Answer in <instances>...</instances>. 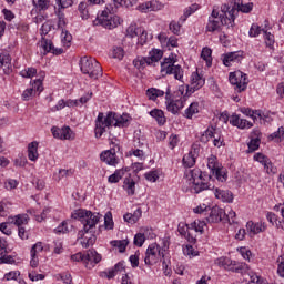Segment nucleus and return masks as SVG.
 I'll list each match as a JSON object with an SVG mask.
<instances>
[{
	"label": "nucleus",
	"mask_w": 284,
	"mask_h": 284,
	"mask_svg": "<svg viewBox=\"0 0 284 284\" xmlns=\"http://www.w3.org/2000/svg\"><path fill=\"white\" fill-rule=\"evenodd\" d=\"M43 91V80L37 79L31 82V88L26 89L22 92V101H30L37 94H40Z\"/></svg>",
	"instance_id": "nucleus-12"
},
{
	"label": "nucleus",
	"mask_w": 284,
	"mask_h": 284,
	"mask_svg": "<svg viewBox=\"0 0 284 284\" xmlns=\"http://www.w3.org/2000/svg\"><path fill=\"white\" fill-rule=\"evenodd\" d=\"M70 230L68 229V221H63L58 227L54 229L55 234H68Z\"/></svg>",
	"instance_id": "nucleus-56"
},
{
	"label": "nucleus",
	"mask_w": 284,
	"mask_h": 284,
	"mask_svg": "<svg viewBox=\"0 0 284 284\" xmlns=\"http://www.w3.org/2000/svg\"><path fill=\"white\" fill-rule=\"evenodd\" d=\"M29 222L30 216L26 213L8 217V223L16 225L17 227H23V225H28Z\"/></svg>",
	"instance_id": "nucleus-22"
},
{
	"label": "nucleus",
	"mask_w": 284,
	"mask_h": 284,
	"mask_svg": "<svg viewBox=\"0 0 284 284\" xmlns=\"http://www.w3.org/2000/svg\"><path fill=\"white\" fill-rule=\"evenodd\" d=\"M144 179H146V181H150V183H156V181H159V172L149 171L144 174Z\"/></svg>",
	"instance_id": "nucleus-55"
},
{
	"label": "nucleus",
	"mask_w": 284,
	"mask_h": 284,
	"mask_svg": "<svg viewBox=\"0 0 284 284\" xmlns=\"http://www.w3.org/2000/svg\"><path fill=\"white\" fill-rule=\"evenodd\" d=\"M165 254L163 253V251H161V246H159V244L156 243H152L146 248L144 263L145 265H154L159 263V260L163 258Z\"/></svg>",
	"instance_id": "nucleus-11"
},
{
	"label": "nucleus",
	"mask_w": 284,
	"mask_h": 284,
	"mask_svg": "<svg viewBox=\"0 0 284 284\" xmlns=\"http://www.w3.org/2000/svg\"><path fill=\"white\" fill-rule=\"evenodd\" d=\"M133 243L136 247H143V244L145 243V235L143 233L135 234Z\"/></svg>",
	"instance_id": "nucleus-58"
},
{
	"label": "nucleus",
	"mask_w": 284,
	"mask_h": 284,
	"mask_svg": "<svg viewBox=\"0 0 284 284\" xmlns=\"http://www.w3.org/2000/svg\"><path fill=\"white\" fill-rule=\"evenodd\" d=\"M205 221L195 220L191 224L186 225V230L189 232H196L197 234H203V231L205 230Z\"/></svg>",
	"instance_id": "nucleus-32"
},
{
	"label": "nucleus",
	"mask_w": 284,
	"mask_h": 284,
	"mask_svg": "<svg viewBox=\"0 0 284 284\" xmlns=\"http://www.w3.org/2000/svg\"><path fill=\"white\" fill-rule=\"evenodd\" d=\"M123 270H125V266L122 262H119L113 267L101 272L100 276H102V278H109L110 281V278H114V276H116V274H120V272H123Z\"/></svg>",
	"instance_id": "nucleus-23"
},
{
	"label": "nucleus",
	"mask_w": 284,
	"mask_h": 284,
	"mask_svg": "<svg viewBox=\"0 0 284 284\" xmlns=\"http://www.w3.org/2000/svg\"><path fill=\"white\" fill-rule=\"evenodd\" d=\"M20 75H22L23 79H32V77H37V69L36 68H27V69L20 71Z\"/></svg>",
	"instance_id": "nucleus-50"
},
{
	"label": "nucleus",
	"mask_w": 284,
	"mask_h": 284,
	"mask_svg": "<svg viewBox=\"0 0 284 284\" xmlns=\"http://www.w3.org/2000/svg\"><path fill=\"white\" fill-rule=\"evenodd\" d=\"M150 116L155 119L158 125H165V113H163V110L160 109H153L150 111Z\"/></svg>",
	"instance_id": "nucleus-33"
},
{
	"label": "nucleus",
	"mask_w": 284,
	"mask_h": 284,
	"mask_svg": "<svg viewBox=\"0 0 284 284\" xmlns=\"http://www.w3.org/2000/svg\"><path fill=\"white\" fill-rule=\"evenodd\" d=\"M200 141L201 143H210V141H213L215 148H221L224 140L219 130L210 126L201 134Z\"/></svg>",
	"instance_id": "nucleus-10"
},
{
	"label": "nucleus",
	"mask_w": 284,
	"mask_h": 284,
	"mask_svg": "<svg viewBox=\"0 0 284 284\" xmlns=\"http://www.w3.org/2000/svg\"><path fill=\"white\" fill-rule=\"evenodd\" d=\"M284 139V126H280L277 131L268 135V141H275V143H281Z\"/></svg>",
	"instance_id": "nucleus-38"
},
{
	"label": "nucleus",
	"mask_w": 284,
	"mask_h": 284,
	"mask_svg": "<svg viewBox=\"0 0 284 284\" xmlns=\"http://www.w3.org/2000/svg\"><path fill=\"white\" fill-rule=\"evenodd\" d=\"M277 274L284 278V261H283V257H278L277 258Z\"/></svg>",
	"instance_id": "nucleus-64"
},
{
	"label": "nucleus",
	"mask_w": 284,
	"mask_h": 284,
	"mask_svg": "<svg viewBox=\"0 0 284 284\" xmlns=\"http://www.w3.org/2000/svg\"><path fill=\"white\" fill-rule=\"evenodd\" d=\"M123 190L126 191V194L129 196H134L136 192V182H134V179H132V175H129L124 179Z\"/></svg>",
	"instance_id": "nucleus-27"
},
{
	"label": "nucleus",
	"mask_w": 284,
	"mask_h": 284,
	"mask_svg": "<svg viewBox=\"0 0 284 284\" xmlns=\"http://www.w3.org/2000/svg\"><path fill=\"white\" fill-rule=\"evenodd\" d=\"M205 85V78L199 74V72H193L191 74V83L186 85V94H194L196 90H201Z\"/></svg>",
	"instance_id": "nucleus-15"
},
{
	"label": "nucleus",
	"mask_w": 284,
	"mask_h": 284,
	"mask_svg": "<svg viewBox=\"0 0 284 284\" xmlns=\"http://www.w3.org/2000/svg\"><path fill=\"white\" fill-rule=\"evenodd\" d=\"M149 64L152 65V63H158V61H161L163 59V51L159 49H153L149 52V57H146Z\"/></svg>",
	"instance_id": "nucleus-34"
},
{
	"label": "nucleus",
	"mask_w": 284,
	"mask_h": 284,
	"mask_svg": "<svg viewBox=\"0 0 284 284\" xmlns=\"http://www.w3.org/2000/svg\"><path fill=\"white\" fill-rule=\"evenodd\" d=\"M28 159L33 163L39 160V142L33 141L28 144Z\"/></svg>",
	"instance_id": "nucleus-28"
},
{
	"label": "nucleus",
	"mask_w": 284,
	"mask_h": 284,
	"mask_svg": "<svg viewBox=\"0 0 284 284\" xmlns=\"http://www.w3.org/2000/svg\"><path fill=\"white\" fill-rule=\"evenodd\" d=\"M102 256L99 254L95 250H88L84 253V266L88 270H92L94 265H98V263H101Z\"/></svg>",
	"instance_id": "nucleus-17"
},
{
	"label": "nucleus",
	"mask_w": 284,
	"mask_h": 284,
	"mask_svg": "<svg viewBox=\"0 0 284 284\" xmlns=\"http://www.w3.org/2000/svg\"><path fill=\"white\" fill-rule=\"evenodd\" d=\"M184 105L185 104L183 98L175 100H166L168 112H171L172 114H179V112L183 110Z\"/></svg>",
	"instance_id": "nucleus-21"
},
{
	"label": "nucleus",
	"mask_w": 284,
	"mask_h": 284,
	"mask_svg": "<svg viewBox=\"0 0 284 284\" xmlns=\"http://www.w3.org/2000/svg\"><path fill=\"white\" fill-rule=\"evenodd\" d=\"M139 44L140 45H144V43H148V41H150V39H152V37L148 36V31H145V29L142 28V32L139 33Z\"/></svg>",
	"instance_id": "nucleus-59"
},
{
	"label": "nucleus",
	"mask_w": 284,
	"mask_h": 284,
	"mask_svg": "<svg viewBox=\"0 0 284 284\" xmlns=\"http://www.w3.org/2000/svg\"><path fill=\"white\" fill-rule=\"evenodd\" d=\"M185 256H190V258H194V256H199V251L194 250V246L186 245L183 250Z\"/></svg>",
	"instance_id": "nucleus-57"
},
{
	"label": "nucleus",
	"mask_w": 284,
	"mask_h": 284,
	"mask_svg": "<svg viewBox=\"0 0 284 284\" xmlns=\"http://www.w3.org/2000/svg\"><path fill=\"white\" fill-rule=\"evenodd\" d=\"M72 219L80 221L83 225L82 231L79 232V236H83L84 234H92L94 232L99 221H101V214L92 213V211L78 209L71 214Z\"/></svg>",
	"instance_id": "nucleus-2"
},
{
	"label": "nucleus",
	"mask_w": 284,
	"mask_h": 284,
	"mask_svg": "<svg viewBox=\"0 0 284 284\" xmlns=\"http://www.w3.org/2000/svg\"><path fill=\"white\" fill-rule=\"evenodd\" d=\"M242 60H243L242 51L229 52L222 55V63L226 68H230L232 63H239V61H242Z\"/></svg>",
	"instance_id": "nucleus-19"
},
{
	"label": "nucleus",
	"mask_w": 284,
	"mask_h": 284,
	"mask_svg": "<svg viewBox=\"0 0 284 284\" xmlns=\"http://www.w3.org/2000/svg\"><path fill=\"white\" fill-rule=\"evenodd\" d=\"M261 145V139H251V141L248 142V152H256V150L260 148Z\"/></svg>",
	"instance_id": "nucleus-60"
},
{
	"label": "nucleus",
	"mask_w": 284,
	"mask_h": 284,
	"mask_svg": "<svg viewBox=\"0 0 284 284\" xmlns=\"http://www.w3.org/2000/svg\"><path fill=\"white\" fill-rule=\"evenodd\" d=\"M234 262L229 257H220L217 258V265L219 267H223L224 270H227L229 272H232L234 270Z\"/></svg>",
	"instance_id": "nucleus-35"
},
{
	"label": "nucleus",
	"mask_w": 284,
	"mask_h": 284,
	"mask_svg": "<svg viewBox=\"0 0 284 284\" xmlns=\"http://www.w3.org/2000/svg\"><path fill=\"white\" fill-rule=\"evenodd\" d=\"M51 133L54 139H60V141H74V132H72L70 126H53Z\"/></svg>",
	"instance_id": "nucleus-13"
},
{
	"label": "nucleus",
	"mask_w": 284,
	"mask_h": 284,
	"mask_svg": "<svg viewBox=\"0 0 284 284\" xmlns=\"http://www.w3.org/2000/svg\"><path fill=\"white\" fill-rule=\"evenodd\" d=\"M225 219V210L213 209L207 217L209 223H221Z\"/></svg>",
	"instance_id": "nucleus-26"
},
{
	"label": "nucleus",
	"mask_w": 284,
	"mask_h": 284,
	"mask_svg": "<svg viewBox=\"0 0 284 284\" xmlns=\"http://www.w3.org/2000/svg\"><path fill=\"white\" fill-rule=\"evenodd\" d=\"M229 81L231 85H234V90L236 92H245V90H247V84L250 83L247 80V74L240 70L231 72L229 75Z\"/></svg>",
	"instance_id": "nucleus-9"
},
{
	"label": "nucleus",
	"mask_w": 284,
	"mask_h": 284,
	"mask_svg": "<svg viewBox=\"0 0 284 284\" xmlns=\"http://www.w3.org/2000/svg\"><path fill=\"white\" fill-rule=\"evenodd\" d=\"M125 172H130V168H122L114 171L113 174H111L108 178L109 183H119L123 176H125Z\"/></svg>",
	"instance_id": "nucleus-31"
},
{
	"label": "nucleus",
	"mask_w": 284,
	"mask_h": 284,
	"mask_svg": "<svg viewBox=\"0 0 284 284\" xmlns=\"http://www.w3.org/2000/svg\"><path fill=\"white\" fill-rule=\"evenodd\" d=\"M179 59L176 54L171 53L168 58H164L161 62V74L162 77H168V74H173L176 81H183V67L175 64Z\"/></svg>",
	"instance_id": "nucleus-6"
},
{
	"label": "nucleus",
	"mask_w": 284,
	"mask_h": 284,
	"mask_svg": "<svg viewBox=\"0 0 284 284\" xmlns=\"http://www.w3.org/2000/svg\"><path fill=\"white\" fill-rule=\"evenodd\" d=\"M225 216L230 223V225L236 224V212L234 210L230 209L227 213H225Z\"/></svg>",
	"instance_id": "nucleus-62"
},
{
	"label": "nucleus",
	"mask_w": 284,
	"mask_h": 284,
	"mask_svg": "<svg viewBox=\"0 0 284 284\" xmlns=\"http://www.w3.org/2000/svg\"><path fill=\"white\" fill-rule=\"evenodd\" d=\"M32 3L39 11L50 8V0H32Z\"/></svg>",
	"instance_id": "nucleus-49"
},
{
	"label": "nucleus",
	"mask_w": 284,
	"mask_h": 284,
	"mask_svg": "<svg viewBox=\"0 0 284 284\" xmlns=\"http://www.w3.org/2000/svg\"><path fill=\"white\" fill-rule=\"evenodd\" d=\"M138 10L140 12H144V13H148V12H156V10H159V2L156 1H146L144 3H141L138 6Z\"/></svg>",
	"instance_id": "nucleus-30"
},
{
	"label": "nucleus",
	"mask_w": 284,
	"mask_h": 284,
	"mask_svg": "<svg viewBox=\"0 0 284 284\" xmlns=\"http://www.w3.org/2000/svg\"><path fill=\"white\" fill-rule=\"evenodd\" d=\"M194 114H199V102H192L190 106L184 111V116L192 119Z\"/></svg>",
	"instance_id": "nucleus-42"
},
{
	"label": "nucleus",
	"mask_w": 284,
	"mask_h": 284,
	"mask_svg": "<svg viewBox=\"0 0 284 284\" xmlns=\"http://www.w3.org/2000/svg\"><path fill=\"white\" fill-rule=\"evenodd\" d=\"M0 68H2L4 74H10L12 72L10 54L0 53Z\"/></svg>",
	"instance_id": "nucleus-29"
},
{
	"label": "nucleus",
	"mask_w": 284,
	"mask_h": 284,
	"mask_svg": "<svg viewBox=\"0 0 284 284\" xmlns=\"http://www.w3.org/2000/svg\"><path fill=\"white\" fill-rule=\"evenodd\" d=\"M129 243L130 242L128 240H114V241H111L112 247H118V250H119V252L121 254H123V252H125V248L128 247Z\"/></svg>",
	"instance_id": "nucleus-45"
},
{
	"label": "nucleus",
	"mask_w": 284,
	"mask_h": 284,
	"mask_svg": "<svg viewBox=\"0 0 284 284\" xmlns=\"http://www.w3.org/2000/svg\"><path fill=\"white\" fill-rule=\"evenodd\" d=\"M261 32H263V29L258 24L253 23L250 28L248 36L256 38L261 34Z\"/></svg>",
	"instance_id": "nucleus-52"
},
{
	"label": "nucleus",
	"mask_w": 284,
	"mask_h": 284,
	"mask_svg": "<svg viewBox=\"0 0 284 284\" xmlns=\"http://www.w3.org/2000/svg\"><path fill=\"white\" fill-rule=\"evenodd\" d=\"M222 166L223 164L219 162V158H216V155H211L207 158V168L211 172H215V170H219Z\"/></svg>",
	"instance_id": "nucleus-37"
},
{
	"label": "nucleus",
	"mask_w": 284,
	"mask_h": 284,
	"mask_svg": "<svg viewBox=\"0 0 284 284\" xmlns=\"http://www.w3.org/2000/svg\"><path fill=\"white\" fill-rule=\"evenodd\" d=\"M100 160L102 163L106 165H111L112 168H116L118 163H120V159L116 155V151L114 149L105 150L100 154Z\"/></svg>",
	"instance_id": "nucleus-16"
},
{
	"label": "nucleus",
	"mask_w": 284,
	"mask_h": 284,
	"mask_svg": "<svg viewBox=\"0 0 284 284\" xmlns=\"http://www.w3.org/2000/svg\"><path fill=\"white\" fill-rule=\"evenodd\" d=\"M201 59L205 61L207 68H211L212 67V49L203 48L201 52Z\"/></svg>",
	"instance_id": "nucleus-39"
},
{
	"label": "nucleus",
	"mask_w": 284,
	"mask_h": 284,
	"mask_svg": "<svg viewBox=\"0 0 284 284\" xmlns=\"http://www.w3.org/2000/svg\"><path fill=\"white\" fill-rule=\"evenodd\" d=\"M80 70L82 74H88L90 79H99L103 77V68L97 59L84 55L80 59Z\"/></svg>",
	"instance_id": "nucleus-7"
},
{
	"label": "nucleus",
	"mask_w": 284,
	"mask_h": 284,
	"mask_svg": "<svg viewBox=\"0 0 284 284\" xmlns=\"http://www.w3.org/2000/svg\"><path fill=\"white\" fill-rule=\"evenodd\" d=\"M163 94H165V91L155 88H151L146 91V97L151 101H156V99H159V97H163Z\"/></svg>",
	"instance_id": "nucleus-40"
},
{
	"label": "nucleus",
	"mask_w": 284,
	"mask_h": 284,
	"mask_svg": "<svg viewBox=\"0 0 284 284\" xmlns=\"http://www.w3.org/2000/svg\"><path fill=\"white\" fill-rule=\"evenodd\" d=\"M246 230L251 235L256 236V234H261L267 230V224L265 222L254 223L253 221H248L246 223Z\"/></svg>",
	"instance_id": "nucleus-20"
},
{
	"label": "nucleus",
	"mask_w": 284,
	"mask_h": 284,
	"mask_svg": "<svg viewBox=\"0 0 284 284\" xmlns=\"http://www.w3.org/2000/svg\"><path fill=\"white\" fill-rule=\"evenodd\" d=\"M95 242H97V235L91 234L90 237H84L83 241H81V245L82 247L88 248L91 245H94Z\"/></svg>",
	"instance_id": "nucleus-54"
},
{
	"label": "nucleus",
	"mask_w": 284,
	"mask_h": 284,
	"mask_svg": "<svg viewBox=\"0 0 284 284\" xmlns=\"http://www.w3.org/2000/svg\"><path fill=\"white\" fill-rule=\"evenodd\" d=\"M240 112H242V114H245V116H250L253 122H250L241 118V115L233 113L230 116L229 121L230 124L233 125V128H237L239 130H250L251 128H254V123H256V121H258V116H261V110L254 111L250 108H242Z\"/></svg>",
	"instance_id": "nucleus-3"
},
{
	"label": "nucleus",
	"mask_w": 284,
	"mask_h": 284,
	"mask_svg": "<svg viewBox=\"0 0 284 284\" xmlns=\"http://www.w3.org/2000/svg\"><path fill=\"white\" fill-rule=\"evenodd\" d=\"M142 28L138 27L136 24H131L126 29V37H130L131 39H134V37H139L141 34Z\"/></svg>",
	"instance_id": "nucleus-46"
},
{
	"label": "nucleus",
	"mask_w": 284,
	"mask_h": 284,
	"mask_svg": "<svg viewBox=\"0 0 284 284\" xmlns=\"http://www.w3.org/2000/svg\"><path fill=\"white\" fill-rule=\"evenodd\" d=\"M12 206V203L8 200H2L0 202V216L6 217L10 214V207Z\"/></svg>",
	"instance_id": "nucleus-44"
},
{
	"label": "nucleus",
	"mask_w": 284,
	"mask_h": 284,
	"mask_svg": "<svg viewBox=\"0 0 284 284\" xmlns=\"http://www.w3.org/2000/svg\"><path fill=\"white\" fill-rule=\"evenodd\" d=\"M185 178L191 186L193 194H201L205 190H214V186L203 179V172L200 169H189L185 171Z\"/></svg>",
	"instance_id": "nucleus-4"
},
{
	"label": "nucleus",
	"mask_w": 284,
	"mask_h": 284,
	"mask_svg": "<svg viewBox=\"0 0 284 284\" xmlns=\"http://www.w3.org/2000/svg\"><path fill=\"white\" fill-rule=\"evenodd\" d=\"M112 119L110 116V112L106 113H102L100 112L95 119V128H94V134H95V139H101L103 136V134H105V132H108L109 130V141H111V143L113 145H116V136H114L112 134Z\"/></svg>",
	"instance_id": "nucleus-5"
},
{
	"label": "nucleus",
	"mask_w": 284,
	"mask_h": 284,
	"mask_svg": "<svg viewBox=\"0 0 284 284\" xmlns=\"http://www.w3.org/2000/svg\"><path fill=\"white\" fill-rule=\"evenodd\" d=\"M212 174L220 183H225V181H227V169L223 166L213 171Z\"/></svg>",
	"instance_id": "nucleus-36"
},
{
	"label": "nucleus",
	"mask_w": 284,
	"mask_h": 284,
	"mask_svg": "<svg viewBox=\"0 0 284 284\" xmlns=\"http://www.w3.org/2000/svg\"><path fill=\"white\" fill-rule=\"evenodd\" d=\"M247 270H250V266L246 263L236 261L233 263L232 272H235L236 274H245Z\"/></svg>",
	"instance_id": "nucleus-41"
},
{
	"label": "nucleus",
	"mask_w": 284,
	"mask_h": 284,
	"mask_svg": "<svg viewBox=\"0 0 284 284\" xmlns=\"http://www.w3.org/2000/svg\"><path fill=\"white\" fill-rule=\"evenodd\" d=\"M230 10H235L234 12V20L236 19V14L239 12H243L244 14H250L251 10H254L253 2H243V0H237Z\"/></svg>",
	"instance_id": "nucleus-18"
},
{
	"label": "nucleus",
	"mask_w": 284,
	"mask_h": 284,
	"mask_svg": "<svg viewBox=\"0 0 284 284\" xmlns=\"http://www.w3.org/2000/svg\"><path fill=\"white\" fill-rule=\"evenodd\" d=\"M214 196L222 203H233L234 194L227 190L214 189Z\"/></svg>",
	"instance_id": "nucleus-24"
},
{
	"label": "nucleus",
	"mask_w": 284,
	"mask_h": 284,
	"mask_svg": "<svg viewBox=\"0 0 284 284\" xmlns=\"http://www.w3.org/2000/svg\"><path fill=\"white\" fill-rule=\"evenodd\" d=\"M98 23L105 28L106 30H114L121 26V18L118 16H112L110 9L103 10L101 14L98 16Z\"/></svg>",
	"instance_id": "nucleus-8"
},
{
	"label": "nucleus",
	"mask_w": 284,
	"mask_h": 284,
	"mask_svg": "<svg viewBox=\"0 0 284 284\" xmlns=\"http://www.w3.org/2000/svg\"><path fill=\"white\" fill-rule=\"evenodd\" d=\"M223 12L224 14H219L216 11L212 12L206 24L207 32H219L223 26H227V28H234V13L236 10L224 6Z\"/></svg>",
	"instance_id": "nucleus-1"
},
{
	"label": "nucleus",
	"mask_w": 284,
	"mask_h": 284,
	"mask_svg": "<svg viewBox=\"0 0 284 284\" xmlns=\"http://www.w3.org/2000/svg\"><path fill=\"white\" fill-rule=\"evenodd\" d=\"M181 140H179V135H176V134H171L170 136H169V148H170V150H174V148H176V145H179V142H180Z\"/></svg>",
	"instance_id": "nucleus-61"
},
{
	"label": "nucleus",
	"mask_w": 284,
	"mask_h": 284,
	"mask_svg": "<svg viewBox=\"0 0 284 284\" xmlns=\"http://www.w3.org/2000/svg\"><path fill=\"white\" fill-rule=\"evenodd\" d=\"M115 8L122 7V8H132L133 6H136L139 3V0H113Z\"/></svg>",
	"instance_id": "nucleus-47"
},
{
	"label": "nucleus",
	"mask_w": 284,
	"mask_h": 284,
	"mask_svg": "<svg viewBox=\"0 0 284 284\" xmlns=\"http://www.w3.org/2000/svg\"><path fill=\"white\" fill-rule=\"evenodd\" d=\"M40 48H42L43 54H47L48 52H52L54 44H52V40H48L45 37H42Z\"/></svg>",
	"instance_id": "nucleus-43"
},
{
	"label": "nucleus",
	"mask_w": 284,
	"mask_h": 284,
	"mask_svg": "<svg viewBox=\"0 0 284 284\" xmlns=\"http://www.w3.org/2000/svg\"><path fill=\"white\" fill-rule=\"evenodd\" d=\"M111 116V123L113 128H128L132 121V116L128 113H123L122 115L114 112H109Z\"/></svg>",
	"instance_id": "nucleus-14"
},
{
	"label": "nucleus",
	"mask_w": 284,
	"mask_h": 284,
	"mask_svg": "<svg viewBox=\"0 0 284 284\" xmlns=\"http://www.w3.org/2000/svg\"><path fill=\"white\" fill-rule=\"evenodd\" d=\"M262 32H264V41L267 48H272L274 45V34L267 32L266 29H262Z\"/></svg>",
	"instance_id": "nucleus-51"
},
{
	"label": "nucleus",
	"mask_w": 284,
	"mask_h": 284,
	"mask_svg": "<svg viewBox=\"0 0 284 284\" xmlns=\"http://www.w3.org/2000/svg\"><path fill=\"white\" fill-rule=\"evenodd\" d=\"M125 57V51H123V48L115 47L112 51V58L118 59V61H121Z\"/></svg>",
	"instance_id": "nucleus-53"
},
{
	"label": "nucleus",
	"mask_w": 284,
	"mask_h": 284,
	"mask_svg": "<svg viewBox=\"0 0 284 284\" xmlns=\"http://www.w3.org/2000/svg\"><path fill=\"white\" fill-rule=\"evenodd\" d=\"M133 65L138 70H143L146 65H150V61L148 60V58H136L133 60Z\"/></svg>",
	"instance_id": "nucleus-48"
},
{
	"label": "nucleus",
	"mask_w": 284,
	"mask_h": 284,
	"mask_svg": "<svg viewBox=\"0 0 284 284\" xmlns=\"http://www.w3.org/2000/svg\"><path fill=\"white\" fill-rule=\"evenodd\" d=\"M197 156L199 152L196 151V148H192L191 151L182 159L184 168H194V165H196Z\"/></svg>",
	"instance_id": "nucleus-25"
},
{
	"label": "nucleus",
	"mask_w": 284,
	"mask_h": 284,
	"mask_svg": "<svg viewBox=\"0 0 284 284\" xmlns=\"http://www.w3.org/2000/svg\"><path fill=\"white\" fill-rule=\"evenodd\" d=\"M266 220L268 221V223H271V225H274L276 227V223H278V216L275 213L272 212H267L266 213Z\"/></svg>",
	"instance_id": "nucleus-63"
}]
</instances>
